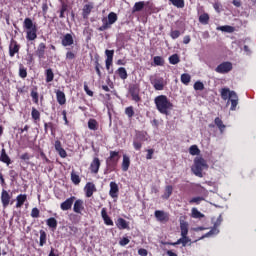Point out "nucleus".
<instances>
[{
    "label": "nucleus",
    "instance_id": "nucleus-20",
    "mask_svg": "<svg viewBox=\"0 0 256 256\" xmlns=\"http://www.w3.org/2000/svg\"><path fill=\"white\" fill-rule=\"evenodd\" d=\"M56 99L59 103V105H65L67 103V98L65 97V92L61 90L56 91Z\"/></svg>",
    "mask_w": 256,
    "mask_h": 256
},
{
    "label": "nucleus",
    "instance_id": "nucleus-5",
    "mask_svg": "<svg viewBox=\"0 0 256 256\" xmlns=\"http://www.w3.org/2000/svg\"><path fill=\"white\" fill-rule=\"evenodd\" d=\"M232 70L233 64L231 62H223L215 68L216 73H220L221 75H225Z\"/></svg>",
    "mask_w": 256,
    "mask_h": 256
},
{
    "label": "nucleus",
    "instance_id": "nucleus-48",
    "mask_svg": "<svg viewBox=\"0 0 256 256\" xmlns=\"http://www.w3.org/2000/svg\"><path fill=\"white\" fill-rule=\"evenodd\" d=\"M125 115H127L129 119H131L135 115V110L133 109V106L125 108Z\"/></svg>",
    "mask_w": 256,
    "mask_h": 256
},
{
    "label": "nucleus",
    "instance_id": "nucleus-2",
    "mask_svg": "<svg viewBox=\"0 0 256 256\" xmlns=\"http://www.w3.org/2000/svg\"><path fill=\"white\" fill-rule=\"evenodd\" d=\"M24 28L27 30L26 39H28V41H35L37 39V26L33 24L31 18H25Z\"/></svg>",
    "mask_w": 256,
    "mask_h": 256
},
{
    "label": "nucleus",
    "instance_id": "nucleus-63",
    "mask_svg": "<svg viewBox=\"0 0 256 256\" xmlns=\"http://www.w3.org/2000/svg\"><path fill=\"white\" fill-rule=\"evenodd\" d=\"M57 153H59L60 157H62V159H65V157H67V151H65V149H60L57 151Z\"/></svg>",
    "mask_w": 256,
    "mask_h": 256
},
{
    "label": "nucleus",
    "instance_id": "nucleus-18",
    "mask_svg": "<svg viewBox=\"0 0 256 256\" xmlns=\"http://www.w3.org/2000/svg\"><path fill=\"white\" fill-rule=\"evenodd\" d=\"M1 201H2L3 207L9 206V202L11 201V196L9 195V192H7L6 190H3L1 193Z\"/></svg>",
    "mask_w": 256,
    "mask_h": 256
},
{
    "label": "nucleus",
    "instance_id": "nucleus-17",
    "mask_svg": "<svg viewBox=\"0 0 256 256\" xmlns=\"http://www.w3.org/2000/svg\"><path fill=\"white\" fill-rule=\"evenodd\" d=\"M101 217L105 225L113 226V220H111V217H109V215L107 214V208H102Z\"/></svg>",
    "mask_w": 256,
    "mask_h": 256
},
{
    "label": "nucleus",
    "instance_id": "nucleus-41",
    "mask_svg": "<svg viewBox=\"0 0 256 256\" xmlns=\"http://www.w3.org/2000/svg\"><path fill=\"white\" fill-rule=\"evenodd\" d=\"M71 181L74 183V185H79L81 183V178L75 173V171H72L71 173Z\"/></svg>",
    "mask_w": 256,
    "mask_h": 256
},
{
    "label": "nucleus",
    "instance_id": "nucleus-56",
    "mask_svg": "<svg viewBox=\"0 0 256 256\" xmlns=\"http://www.w3.org/2000/svg\"><path fill=\"white\" fill-rule=\"evenodd\" d=\"M137 137L140 141H147V132H139Z\"/></svg>",
    "mask_w": 256,
    "mask_h": 256
},
{
    "label": "nucleus",
    "instance_id": "nucleus-42",
    "mask_svg": "<svg viewBox=\"0 0 256 256\" xmlns=\"http://www.w3.org/2000/svg\"><path fill=\"white\" fill-rule=\"evenodd\" d=\"M117 73L120 79H123V80L127 79V70L124 67L118 68Z\"/></svg>",
    "mask_w": 256,
    "mask_h": 256
},
{
    "label": "nucleus",
    "instance_id": "nucleus-38",
    "mask_svg": "<svg viewBox=\"0 0 256 256\" xmlns=\"http://www.w3.org/2000/svg\"><path fill=\"white\" fill-rule=\"evenodd\" d=\"M145 7V3L143 1L136 2L133 6V13L137 11H142Z\"/></svg>",
    "mask_w": 256,
    "mask_h": 256
},
{
    "label": "nucleus",
    "instance_id": "nucleus-51",
    "mask_svg": "<svg viewBox=\"0 0 256 256\" xmlns=\"http://www.w3.org/2000/svg\"><path fill=\"white\" fill-rule=\"evenodd\" d=\"M101 64L99 63V60L95 61V71L99 77V79H101V77H103V74H101Z\"/></svg>",
    "mask_w": 256,
    "mask_h": 256
},
{
    "label": "nucleus",
    "instance_id": "nucleus-33",
    "mask_svg": "<svg viewBox=\"0 0 256 256\" xmlns=\"http://www.w3.org/2000/svg\"><path fill=\"white\" fill-rule=\"evenodd\" d=\"M112 161L113 163H117L119 161V152L117 151H110V157L107 159V163Z\"/></svg>",
    "mask_w": 256,
    "mask_h": 256
},
{
    "label": "nucleus",
    "instance_id": "nucleus-59",
    "mask_svg": "<svg viewBox=\"0 0 256 256\" xmlns=\"http://www.w3.org/2000/svg\"><path fill=\"white\" fill-rule=\"evenodd\" d=\"M31 97H32L34 103H39V94L37 92L32 91L31 92Z\"/></svg>",
    "mask_w": 256,
    "mask_h": 256
},
{
    "label": "nucleus",
    "instance_id": "nucleus-24",
    "mask_svg": "<svg viewBox=\"0 0 256 256\" xmlns=\"http://www.w3.org/2000/svg\"><path fill=\"white\" fill-rule=\"evenodd\" d=\"M233 93V91H231L229 88H222L220 90V95H221V98L224 100V101H229L231 99V94Z\"/></svg>",
    "mask_w": 256,
    "mask_h": 256
},
{
    "label": "nucleus",
    "instance_id": "nucleus-9",
    "mask_svg": "<svg viewBox=\"0 0 256 256\" xmlns=\"http://www.w3.org/2000/svg\"><path fill=\"white\" fill-rule=\"evenodd\" d=\"M231 103L230 111H235L237 109V105H239V96H237L236 92L231 93V98L228 100L227 105Z\"/></svg>",
    "mask_w": 256,
    "mask_h": 256
},
{
    "label": "nucleus",
    "instance_id": "nucleus-28",
    "mask_svg": "<svg viewBox=\"0 0 256 256\" xmlns=\"http://www.w3.org/2000/svg\"><path fill=\"white\" fill-rule=\"evenodd\" d=\"M46 225L52 229V231H55V229H57V219H55L54 217L48 218L46 220Z\"/></svg>",
    "mask_w": 256,
    "mask_h": 256
},
{
    "label": "nucleus",
    "instance_id": "nucleus-6",
    "mask_svg": "<svg viewBox=\"0 0 256 256\" xmlns=\"http://www.w3.org/2000/svg\"><path fill=\"white\" fill-rule=\"evenodd\" d=\"M139 86L136 84L130 85L128 93L132 97V101H135V103H139L141 101V97L139 96Z\"/></svg>",
    "mask_w": 256,
    "mask_h": 256
},
{
    "label": "nucleus",
    "instance_id": "nucleus-22",
    "mask_svg": "<svg viewBox=\"0 0 256 256\" xmlns=\"http://www.w3.org/2000/svg\"><path fill=\"white\" fill-rule=\"evenodd\" d=\"M16 201V208L21 209V207H23L24 203L27 201V194H19L16 197Z\"/></svg>",
    "mask_w": 256,
    "mask_h": 256
},
{
    "label": "nucleus",
    "instance_id": "nucleus-60",
    "mask_svg": "<svg viewBox=\"0 0 256 256\" xmlns=\"http://www.w3.org/2000/svg\"><path fill=\"white\" fill-rule=\"evenodd\" d=\"M31 217H33V219H37L39 217V210L37 208L32 209Z\"/></svg>",
    "mask_w": 256,
    "mask_h": 256
},
{
    "label": "nucleus",
    "instance_id": "nucleus-10",
    "mask_svg": "<svg viewBox=\"0 0 256 256\" xmlns=\"http://www.w3.org/2000/svg\"><path fill=\"white\" fill-rule=\"evenodd\" d=\"M73 203H75V196H72L66 199L64 202L61 203L60 209L62 211H69L73 207Z\"/></svg>",
    "mask_w": 256,
    "mask_h": 256
},
{
    "label": "nucleus",
    "instance_id": "nucleus-45",
    "mask_svg": "<svg viewBox=\"0 0 256 256\" xmlns=\"http://www.w3.org/2000/svg\"><path fill=\"white\" fill-rule=\"evenodd\" d=\"M199 22L202 23V25H207L209 23V14L204 13L200 15Z\"/></svg>",
    "mask_w": 256,
    "mask_h": 256
},
{
    "label": "nucleus",
    "instance_id": "nucleus-8",
    "mask_svg": "<svg viewBox=\"0 0 256 256\" xmlns=\"http://www.w3.org/2000/svg\"><path fill=\"white\" fill-rule=\"evenodd\" d=\"M187 243H191V239L188 236H181L176 242H166L165 245H182V247H187Z\"/></svg>",
    "mask_w": 256,
    "mask_h": 256
},
{
    "label": "nucleus",
    "instance_id": "nucleus-1",
    "mask_svg": "<svg viewBox=\"0 0 256 256\" xmlns=\"http://www.w3.org/2000/svg\"><path fill=\"white\" fill-rule=\"evenodd\" d=\"M154 103L156 105V109L162 115H169V113H171L173 110V103H171V100H169L166 95L157 96L154 99Z\"/></svg>",
    "mask_w": 256,
    "mask_h": 256
},
{
    "label": "nucleus",
    "instance_id": "nucleus-11",
    "mask_svg": "<svg viewBox=\"0 0 256 256\" xmlns=\"http://www.w3.org/2000/svg\"><path fill=\"white\" fill-rule=\"evenodd\" d=\"M21 46L18 45L17 41L11 40L9 45V55L10 57H15L16 53H19Z\"/></svg>",
    "mask_w": 256,
    "mask_h": 256
},
{
    "label": "nucleus",
    "instance_id": "nucleus-44",
    "mask_svg": "<svg viewBox=\"0 0 256 256\" xmlns=\"http://www.w3.org/2000/svg\"><path fill=\"white\" fill-rule=\"evenodd\" d=\"M153 61H154V64L159 67H163V65L165 64V60L161 56H155Z\"/></svg>",
    "mask_w": 256,
    "mask_h": 256
},
{
    "label": "nucleus",
    "instance_id": "nucleus-21",
    "mask_svg": "<svg viewBox=\"0 0 256 256\" xmlns=\"http://www.w3.org/2000/svg\"><path fill=\"white\" fill-rule=\"evenodd\" d=\"M45 49H47V46L45 43H40L38 45V48L36 50V55L39 57V59H44L45 58Z\"/></svg>",
    "mask_w": 256,
    "mask_h": 256
},
{
    "label": "nucleus",
    "instance_id": "nucleus-58",
    "mask_svg": "<svg viewBox=\"0 0 256 256\" xmlns=\"http://www.w3.org/2000/svg\"><path fill=\"white\" fill-rule=\"evenodd\" d=\"M201 201H204L203 197H194L189 201V203H196L197 205H199Z\"/></svg>",
    "mask_w": 256,
    "mask_h": 256
},
{
    "label": "nucleus",
    "instance_id": "nucleus-47",
    "mask_svg": "<svg viewBox=\"0 0 256 256\" xmlns=\"http://www.w3.org/2000/svg\"><path fill=\"white\" fill-rule=\"evenodd\" d=\"M179 61H181V60L179 59V55H177V54H173L172 56L169 57L170 65H177V63H179Z\"/></svg>",
    "mask_w": 256,
    "mask_h": 256
},
{
    "label": "nucleus",
    "instance_id": "nucleus-55",
    "mask_svg": "<svg viewBox=\"0 0 256 256\" xmlns=\"http://www.w3.org/2000/svg\"><path fill=\"white\" fill-rule=\"evenodd\" d=\"M221 223H223V216L219 215L217 220L214 222V227L216 229H219V227L221 226Z\"/></svg>",
    "mask_w": 256,
    "mask_h": 256
},
{
    "label": "nucleus",
    "instance_id": "nucleus-49",
    "mask_svg": "<svg viewBox=\"0 0 256 256\" xmlns=\"http://www.w3.org/2000/svg\"><path fill=\"white\" fill-rule=\"evenodd\" d=\"M189 153L190 155H199V153H201V150H199V147H197V145H192L189 148Z\"/></svg>",
    "mask_w": 256,
    "mask_h": 256
},
{
    "label": "nucleus",
    "instance_id": "nucleus-7",
    "mask_svg": "<svg viewBox=\"0 0 256 256\" xmlns=\"http://www.w3.org/2000/svg\"><path fill=\"white\" fill-rule=\"evenodd\" d=\"M151 85H153L155 91H163L165 89V85H167V82H165V79L155 78L151 80Z\"/></svg>",
    "mask_w": 256,
    "mask_h": 256
},
{
    "label": "nucleus",
    "instance_id": "nucleus-19",
    "mask_svg": "<svg viewBox=\"0 0 256 256\" xmlns=\"http://www.w3.org/2000/svg\"><path fill=\"white\" fill-rule=\"evenodd\" d=\"M86 197H93V193H95V184L88 182L84 188Z\"/></svg>",
    "mask_w": 256,
    "mask_h": 256
},
{
    "label": "nucleus",
    "instance_id": "nucleus-54",
    "mask_svg": "<svg viewBox=\"0 0 256 256\" xmlns=\"http://www.w3.org/2000/svg\"><path fill=\"white\" fill-rule=\"evenodd\" d=\"M180 36H181V32L179 30H174V31H171L170 33V37L172 39H179Z\"/></svg>",
    "mask_w": 256,
    "mask_h": 256
},
{
    "label": "nucleus",
    "instance_id": "nucleus-29",
    "mask_svg": "<svg viewBox=\"0 0 256 256\" xmlns=\"http://www.w3.org/2000/svg\"><path fill=\"white\" fill-rule=\"evenodd\" d=\"M215 235H219V228L213 226L209 232L200 237V240L205 239L206 237H215Z\"/></svg>",
    "mask_w": 256,
    "mask_h": 256
},
{
    "label": "nucleus",
    "instance_id": "nucleus-50",
    "mask_svg": "<svg viewBox=\"0 0 256 256\" xmlns=\"http://www.w3.org/2000/svg\"><path fill=\"white\" fill-rule=\"evenodd\" d=\"M203 89H205V84H203V82L201 81H196L194 83V90L195 91H203Z\"/></svg>",
    "mask_w": 256,
    "mask_h": 256
},
{
    "label": "nucleus",
    "instance_id": "nucleus-52",
    "mask_svg": "<svg viewBox=\"0 0 256 256\" xmlns=\"http://www.w3.org/2000/svg\"><path fill=\"white\" fill-rule=\"evenodd\" d=\"M106 60L113 61V55H115V50H105Z\"/></svg>",
    "mask_w": 256,
    "mask_h": 256
},
{
    "label": "nucleus",
    "instance_id": "nucleus-39",
    "mask_svg": "<svg viewBox=\"0 0 256 256\" xmlns=\"http://www.w3.org/2000/svg\"><path fill=\"white\" fill-rule=\"evenodd\" d=\"M45 243H47V233H45V231L41 230L40 231V242H39L40 247H43V245H45Z\"/></svg>",
    "mask_w": 256,
    "mask_h": 256
},
{
    "label": "nucleus",
    "instance_id": "nucleus-32",
    "mask_svg": "<svg viewBox=\"0 0 256 256\" xmlns=\"http://www.w3.org/2000/svg\"><path fill=\"white\" fill-rule=\"evenodd\" d=\"M83 17H87L90 15L91 11H93V3H88L86 5H84L83 7Z\"/></svg>",
    "mask_w": 256,
    "mask_h": 256
},
{
    "label": "nucleus",
    "instance_id": "nucleus-14",
    "mask_svg": "<svg viewBox=\"0 0 256 256\" xmlns=\"http://www.w3.org/2000/svg\"><path fill=\"white\" fill-rule=\"evenodd\" d=\"M85 210V204L83 200L78 199L74 202L73 211L74 213L81 214Z\"/></svg>",
    "mask_w": 256,
    "mask_h": 256
},
{
    "label": "nucleus",
    "instance_id": "nucleus-35",
    "mask_svg": "<svg viewBox=\"0 0 256 256\" xmlns=\"http://www.w3.org/2000/svg\"><path fill=\"white\" fill-rule=\"evenodd\" d=\"M215 125L218 127L220 133H223V131H225V124H223V120H221V118L217 117L214 120Z\"/></svg>",
    "mask_w": 256,
    "mask_h": 256
},
{
    "label": "nucleus",
    "instance_id": "nucleus-43",
    "mask_svg": "<svg viewBox=\"0 0 256 256\" xmlns=\"http://www.w3.org/2000/svg\"><path fill=\"white\" fill-rule=\"evenodd\" d=\"M181 83H183V85H189V83H191V75L182 74L181 75Z\"/></svg>",
    "mask_w": 256,
    "mask_h": 256
},
{
    "label": "nucleus",
    "instance_id": "nucleus-26",
    "mask_svg": "<svg viewBox=\"0 0 256 256\" xmlns=\"http://www.w3.org/2000/svg\"><path fill=\"white\" fill-rule=\"evenodd\" d=\"M131 165V159L127 155H123L122 161V171H129V167Z\"/></svg>",
    "mask_w": 256,
    "mask_h": 256
},
{
    "label": "nucleus",
    "instance_id": "nucleus-25",
    "mask_svg": "<svg viewBox=\"0 0 256 256\" xmlns=\"http://www.w3.org/2000/svg\"><path fill=\"white\" fill-rule=\"evenodd\" d=\"M118 229H129V222L123 218H118L116 221Z\"/></svg>",
    "mask_w": 256,
    "mask_h": 256
},
{
    "label": "nucleus",
    "instance_id": "nucleus-64",
    "mask_svg": "<svg viewBox=\"0 0 256 256\" xmlns=\"http://www.w3.org/2000/svg\"><path fill=\"white\" fill-rule=\"evenodd\" d=\"M66 59H69V60L75 59V53H73L72 51H68L66 53Z\"/></svg>",
    "mask_w": 256,
    "mask_h": 256
},
{
    "label": "nucleus",
    "instance_id": "nucleus-13",
    "mask_svg": "<svg viewBox=\"0 0 256 256\" xmlns=\"http://www.w3.org/2000/svg\"><path fill=\"white\" fill-rule=\"evenodd\" d=\"M100 167H101V160H99V158L97 157L94 158L90 164L91 173H94L95 175H97V173H99Z\"/></svg>",
    "mask_w": 256,
    "mask_h": 256
},
{
    "label": "nucleus",
    "instance_id": "nucleus-40",
    "mask_svg": "<svg viewBox=\"0 0 256 256\" xmlns=\"http://www.w3.org/2000/svg\"><path fill=\"white\" fill-rule=\"evenodd\" d=\"M55 78V74H53V70L47 69L46 70V83H51Z\"/></svg>",
    "mask_w": 256,
    "mask_h": 256
},
{
    "label": "nucleus",
    "instance_id": "nucleus-34",
    "mask_svg": "<svg viewBox=\"0 0 256 256\" xmlns=\"http://www.w3.org/2000/svg\"><path fill=\"white\" fill-rule=\"evenodd\" d=\"M173 195V186L168 185L165 188V193L162 195V199H169Z\"/></svg>",
    "mask_w": 256,
    "mask_h": 256
},
{
    "label": "nucleus",
    "instance_id": "nucleus-3",
    "mask_svg": "<svg viewBox=\"0 0 256 256\" xmlns=\"http://www.w3.org/2000/svg\"><path fill=\"white\" fill-rule=\"evenodd\" d=\"M205 169H209L207 161H205V159L202 157L196 158L192 167V172L194 175H196V177H203V171H205Z\"/></svg>",
    "mask_w": 256,
    "mask_h": 256
},
{
    "label": "nucleus",
    "instance_id": "nucleus-46",
    "mask_svg": "<svg viewBox=\"0 0 256 256\" xmlns=\"http://www.w3.org/2000/svg\"><path fill=\"white\" fill-rule=\"evenodd\" d=\"M32 119H34V121H39L41 119V113L39 112V110L32 108Z\"/></svg>",
    "mask_w": 256,
    "mask_h": 256
},
{
    "label": "nucleus",
    "instance_id": "nucleus-31",
    "mask_svg": "<svg viewBox=\"0 0 256 256\" xmlns=\"http://www.w3.org/2000/svg\"><path fill=\"white\" fill-rule=\"evenodd\" d=\"M217 31H222L223 33H233L235 28L233 26L225 25V26H218Z\"/></svg>",
    "mask_w": 256,
    "mask_h": 256
},
{
    "label": "nucleus",
    "instance_id": "nucleus-23",
    "mask_svg": "<svg viewBox=\"0 0 256 256\" xmlns=\"http://www.w3.org/2000/svg\"><path fill=\"white\" fill-rule=\"evenodd\" d=\"M180 231H181V237H185L189 235V223L185 221H180Z\"/></svg>",
    "mask_w": 256,
    "mask_h": 256
},
{
    "label": "nucleus",
    "instance_id": "nucleus-16",
    "mask_svg": "<svg viewBox=\"0 0 256 256\" xmlns=\"http://www.w3.org/2000/svg\"><path fill=\"white\" fill-rule=\"evenodd\" d=\"M157 221L163 223V221H169V214L162 210H156L154 213Z\"/></svg>",
    "mask_w": 256,
    "mask_h": 256
},
{
    "label": "nucleus",
    "instance_id": "nucleus-61",
    "mask_svg": "<svg viewBox=\"0 0 256 256\" xmlns=\"http://www.w3.org/2000/svg\"><path fill=\"white\" fill-rule=\"evenodd\" d=\"M133 147H134V149H136V151H139V150H141L142 144H141V142L134 140Z\"/></svg>",
    "mask_w": 256,
    "mask_h": 256
},
{
    "label": "nucleus",
    "instance_id": "nucleus-4",
    "mask_svg": "<svg viewBox=\"0 0 256 256\" xmlns=\"http://www.w3.org/2000/svg\"><path fill=\"white\" fill-rule=\"evenodd\" d=\"M102 25L99 27V31H107V29H111V25H114V23H117V14L115 12H110L108 14V20L103 19Z\"/></svg>",
    "mask_w": 256,
    "mask_h": 256
},
{
    "label": "nucleus",
    "instance_id": "nucleus-37",
    "mask_svg": "<svg viewBox=\"0 0 256 256\" xmlns=\"http://www.w3.org/2000/svg\"><path fill=\"white\" fill-rule=\"evenodd\" d=\"M192 217L193 219H203L205 214L201 213L197 208H192Z\"/></svg>",
    "mask_w": 256,
    "mask_h": 256
},
{
    "label": "nucleus",
    "instance_id": "nucleus-53",
    "mask_svg": "<svg viewBox=\"0 0 256 256\" xmlns=\"http://www.w3.org/2000/svg\"><path fill=\"white\" fill-rule=\"evenodd\" d=\"M19 76L21 77V79H25L27 77V69H25V67L20 66Z\"/></svg>",
    "mask_w": 256,
    "mask_h": 256
},
{
    "label": "nucleus",
    "instance_id": "nucleus-27",
    "mask_svg": "<svg viewBox=\"0 0 256 256\" xmlns=\"http://www.w3.org/2000/svg\"><path fill=\"white\" fill-rule=\"evenodd\" d=\"M0 161H2V163H6V165H11V158L7 155L5 148L1 150Z\"/></svg>",
    "mask_w": 256,
    "mask_h": 256
},
{
    "label": "nucleus",
    "instance_id": "nucleus-30",
    "mask_svg": "<svg viewBox=\"0 0 256 256\" xmlns=\"http://www.w3.org/2000/svg\"><path fill=\"white\" fill-rule=\"evenodd\" d=\"M88 129H90V131H97L99 129V123L97 122V120L89 119Z\"/></svg>",
    "mask_w": 256,
    "mask_h": 256
},
{
    "label": "nucleus",
    "instance_id": "nucleus-62",
    "mask_svg": "<svg viewBox=\"0 0 256 256\" xmlns=\"http://www.w3.org/2000/svg\"><path fill=\"white\" fill-rule=\"evenodd\" d=\"M148 254H149V252L145 248H140L138 250V255H140V256H147Z\"/></svg>",
    "mask_w": 256,
    "mask_h": 256
},
{
    "label": "nucleus",
    "instance_id": "nucleus-12",
    "mask_svg": "<svg viewBox=\"0 0 256 256\" xmlns=\"http://www.w3.org/2000/svg\"><path fill=\"white\" fill-rule=\"evenodd\" d=\"M109 195L112 199H117V197H119V185L116 182H110Z\"/></svg>",
    "mask_w": 256,
    "mask_h": 256
},
{
    "label": "nucleus",
    "instance_id": "nucleus-15",
    "mask_svg": "<svg viewBox=\"0 0 256 256\" xmlns=\"http://www.w3.org/2000/svg\"><path fill=\"white\" fill-rule=\"evenodd\" d=\"M63 47H71L75 43V40L73 39V35L71 34H65L61 41Z\"/></svg>",
    "mask_w": 256,
    "mask_h": 256
},
{
    "label": "nucleus",
    "instance_id": "nucleus-57",
    "mask_svg": "<svg viewBox=\"0 0 256 256\" xmlns=\"http://www.w3.org/2000/svg\"><path fill=\"white\" fill-rule=\"evenodd\" d=\"M131 240H129V238L127 237H123L120 241H119V245H121V247H125V245H129Z\"/></svg>",
    "mask_w": 256,
    "mask_h": 256
},
{
    "label": "nucleus",
    "instance_id": "nucleus-36",
    "mask_svg": "<svg viewBox=\"0 0 256 256\" xmlns=\"http://www.w3.org/2000/svg\"><path fill=\"white\" fill-rule=\"evenodd\" d=\"M174 7H177V9H183L185 7V0H169Z\"/></svg>",
    "mask_w": 256,
    "mask_h": 256
}]
</instances>
